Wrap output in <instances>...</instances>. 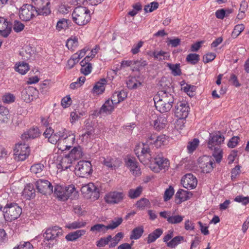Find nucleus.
<instances>
[{"label":"nucleus","instance_id":"obj_1","mask_svg":"<svg viewBox=\"0 0 249 249\" xmlns=\"http://www.w3.org/2000/svg\"><path fill=\"white\" fill-rule=\"evenodd\" d=\"M160 90L154 97L155 107L161 113L169 111L175 101V93L170 81L161 79L158 85Z\"/></svg>","mask_w":249,"mask_h":249},{"label":"nucleus","instance_id":"obj_2","mask_svg":"<svg viewBox=\"0 0 249 249\" xmlns=\"http://www.w3.org/2000/svg\"><path fill=\"white\" fill-rule=\"evenodd\" d=\"M63 234L61 228L55 226L47 229L43 234L45 246L49 248H52L57 240V238Z\"/></svg>","mask_w":249,"mask_h":249},{"label":"nucleus","instance_id":"obj_3","mask_svg":"<svg viewBox=\"0 0 249 249\" xmlns=\"http://www.w3.org/2000/svg\"><path fill=\"white\" fill-rule=\"evenodd\" d=\"M90 12L87 7L78 6L73 11V21L79 26L87 24L90 20Z\"/></svg>","mask_w":249,"mask_h":249},{"label":"nucleus","instance_id":"obj_4","mask_svg":"<svg viewBox=\"0 0 249 249\" xmlns=\"http://www.w3.org/2000/svg\"><path fill=\"white\" fill-rule=\"evenodd\" d=\"M66 130L65 129H62L58 132H53L51 138H49L48 142L52 144L57 143L58 147L60 145L61 143H67V141L70 140L71 143L74 142L75 136L73 135H68L66 133Z\"/></svg>","mask_w":249,"mask_h":249},{"label":"nucleus","instance_id":"obj_5","mask_svg":"<svg viewBox=\"0 0 249 249\" xmlns=\"http://www.w3.org/2000/svg\"><path fill=\"white\" fill-rule=\"evenodd\" d=\"M4 216L8 220L12 221L18 218L21 214L22 209L17 204L10 203L6 204L2 210Z\"/></svg>","mask_w":249,"mask_h":249},{"label":"nucleus","instance_id":"obj_6","mask_svg":"<svg viewBox=\"0 0 249 249\" xmlns=\"http://www.w3.org/2000/svg\"><path fill=\"white\" fill-rule=\"evenodd\" d=\"M170 165L168 159L160 155L157 156L153 159V161L150 164V168L155 173H159L162 170H167Z\"/></svg>","mask_w":249,"mask_h":249},{"label":"nucleus","instance_id":"obj_7","mask_svg":"<svg viewBox=\"0 0 249 249\" xmlns=\"http://www.w3.org/2000/svg\"><path fill=\"white\" fill-rule=\"evenodd\" d=\"M35 12L37 15L47 16L51 13L49 0H32Z\"/></svg>","mask_w":249,"mask_h":249},{"label":"nucleus","instance_id":"obj_8","mask_svg":"<svg viewBox=\"0 0 249 249\" xmlns=\"http://www.w3.org/2000/svg\"><path fill=\"white\" fill-rule=\"evenodd\" d=\"M30 153L29 146L25 143L17 144L14 149V159L17 161H23Z\"/></svg>","mask_w":249,"mask_h":249},{"label":"nucleus","instance_id":"obj_9","mask_svg":"<svg viewBox=\"0 0 249 249\" xmlns=\"http://www.w3.org/2000/svg\"><path fill=\"white\" fill-rule=\"evenodd\" d=\"M75 170L76 174L79 177L85 178L92 173V165L90 161L81 160L76 165Z\"/></svg>","mask_w":249,"mask_h":249},{"label":"nucleus","instance_id":"obj_10","mask_svg":"<svg viewBox=\"0 0 249 249\" xmlns=\"http://www.w3.org/2000/svg\"><path fill=\"white\" fill-rule=\"evenodd\" d=\"M124 198L123 192L112 191L106 195L105 200L107 204H117L123 202Z\"/></svg>","mask_w":249,"mask_h":249},{"label":"nucleus","instance_id":"obj_11","mask_svg":"<svg viewBox=\"0 0 249 249\" xmlns=\"http://www.w3.org/2000/svg\"><path fill=\"white\" fill-rule=\"evenodd\" d=\"M34 12H35V10L32 3L31 4H24L19 10V18L22 20L29 21L35 16Z\"/></svg>","mask_w":249,"mask_h":249},{"label":"nucleus","instance_id":"obj_12","mask_svg":"<svg viewBox=\"0 0 249 249\" xmlns=\"http://www.w3.org/2000/svg\"><path fill=\"white\" fill-rule=\"evenodd\" d=\"M38 192L43 195L51 194L53 192V186L47 180L39 179L36 182Z\"/></svg>","mask_w":249,"mask_h":249},{"label":"nucleus","instance_id":"obj_13","mask_svg":"<svg viewBox=\"0 0 249 249\" xmlns=\"http://www.w3.org/2000/svg\"><path fill=\"white\" fill-rule=\"evenodd\" d=\"M189 107L185 102H178L175 107V114L179 119L186 118L188 115Z\"/></svg>","mask_w":249,"mask_h":249},{"label":"nucleus","instance_id":"obj_14","mask_svg":"<svg viewBox=\"0 0 249 249\" xmlns=\"http://www.w3.org/2000/svg\"><path fill=\"white\" fill-rule=\"evenodd\" d=\"M142 148L141 154H139V148L136 147L135 149V152L137 155L139 160L142 162V160H144V159H146L149 161H152V152L150 149L151 145L144 142L142 143Z\"/></svg>","mask_w":249,"mask_h":249},{"label":"nucleus","instance_id":"obj_15","mask_svg":"<svg viewBox=\"0 0 249 249\" xmlns=\"http://www.w3.org/2000/svg\"><path fill=\"white\" fill-rule=\"evenodd\" d=\"M213 164H214L213 160L209 157L204 156L199 159V167L204 173L211 172L213 168Z\"/></svg>","mask_w":249,"mask_h":249},{"label":"nucleus","instance_id":"obj_16","mask_svg":"<svg viewBox=\"0 0 249 249\" xmlns=\"http://www.w3.org/2000/svg\"><path fill=\"white\" fill-rule=\"evenodd\" d=\"M183 186L187 189H192L197 185V180L195 176L192 174H187L181 180Z\"/></svg>","mask_w":249,"mask_h":249},{"label":"nucleus","instance_id":"obj_17","mask_svg":"<svg viewBox=\"0 0 249 249\" xmlns=\"http://www.w3.org/2000/svg\"><path fill=\"white\" fill-rule=\"evenodd\" d=\"M224 139V137L223 135L217 134H210L208 142V148L211 150H213L214 147H220V145L223 143Z\"/></svg>","mask_w":249,"mask_h":249},{"label":"nucleus","instance_id":"obj_18","mask_svg":"<svg viewBox=\"0 0 249 249\" xmlns=\"http://www.w3.org/2000/svg\"><path fill=\"white\" fill-rule=\"evenodd\" d=\"M37 91L33 87H29L25 88L21 92L22 99L26 103L32 101L36 98Z\"/></svg>","mask_w":249,"mask_h":249},{"label":"nucleus","instance_id":"obj_19","mask_svg":"<svg viewBox=\"0 0 249 249\" xmlns=\"http://www.w3.org/2000/svg\"><path fill=\"white\" fill-rule=\"evenodd\" d=\"M102 159L103 160H101L102 163L112 170L119 167L122 163L120 160L111 157H103Z\"/></svg>","mask_w":249,"mask_h":249},{"label":"nucleus","instance_id":"obj_20","mask_svg":"<svg viewBox=\"0 0 249 249\" xmlns=\"http://www.w3.org/2000/svg\"><path fill=\"white\" fill-rule=\"evenodd\" d=\"M82 192L84 193L91 194V196L94 194V197L98 198L99 197V189L93 183H90L83 186L81 188Z\"/></svg>","mask_w":249,"mask_h":249},{"label":"nucleus","instance_id":"obj_21","mask_svg":"<svg viewBox=\"0 0 249 249\" xmlns=\"http://www.w3.org/2000/svg\"><path fill=\"white\" fill-rule=\"evenodd\" d=\"M89 57H86L80 62L81 68L80 72L84 74L87 75L89 74L92 71V64L89 62Z\"/></svg>","mask_w":249,"mask_h":249},{"label":"nucleus","instance_id":"obj_22","mask_svg":"<svg viewBox=\"0 0 249 249\" xmlns=\"http://www.w3.org/2000/svg\"><path fill=\"white\" fill-rule=\"evenodd\" d=\"M66 191L65 192L66 196V200L68 198L71 199H75L78 198L79 195L78 191H76L75 187L74 185H69L67 186H65Z\"/></svg>","mask_w":249,"mask_h":249},{"label":"nucleus","instance_id":"obj_23","mask_svg":"<svg viewBox=\"0 0 249 249\" xmlns=\"http://www.w3.org/2000/svg\"><path fill=\"white\" fill-rule=\"evenodd\" d=\"M167 120L165 116L160 115L157 117L151 124L153 125L154 128L157 131H160L164 128L166 125Z\"/></svg>","mask_w":249,"mask_h":249},{"label":"nucleus","instance_id":"obj_24","mask_svg":"<svg viewBox=\"0 0 249 249\" xmlns=\"http://www.w3.org/2000/svg\"><path fill=\"white\" fill-rule=\"evenodd\" d=\"M190 192L183 189H179L175 195L176 201L177 204H180L190 198Z\"/></svg>","mask_w":249,"mask_h":249},{"label":"nucleus","instance_id":"obj_25","mask_svg":"<svg viewBox=\"0 0 249 249\" xmlns=\"http://www.w3.org/2000/svg\"><path fill=\"white\" fill-rule=\"evenodd\" d=\"M126 165L129 168L133 175L139 176L141 175L140 167L137 165V162L131 159H129L126 161Z\"/></svg>","mask_w":249,"mask_h":249},{"label":"nucleus","instance_id":"obj_26","mask_svg":"<svg viewBox=\"0 0 249 249\" xmlns=\"http://www.w3.org/2000/svg\"><path fill=\"white\" fill-rule=\"evenodd\" d=\"M106 80L104 78L97 82L92 89L93 92L97 94L103 93L105 90V85L106 84Z\"/></svg>","mask_w":249,"mask_h":249},{"label":"nucleus","instance_id":"obj_27","mask_svg":"<svg viewBox=\"0 0 249 249\" xmlns=\"http://www.w3.org/2000/svg\"><path fill=\"white\" fill-rule=\"evenodd\" d=\"M10 118L9 109L4 106H0V123H7Z\"/></svg>","mask_w":249,"mask_h":249},{"label":"nucleus","instance_id":"obj_28","mask_svg":"<svg viewBox=\"0 0 249 249\" xmlns=\"http://www.w3.org/2000/svg\"><path fill=\"white\" fill-rule=\"evenodd\" d=\"M39 135V129L37 127H33L30 129L27 133H25L21 135L22 140L27 139L28 138L34 139L37 137Z\"/></svg>","mask_w":249,"mask_h":249},{"label":"nucleus","instance_id":"obj_29","mask_svg":"<svg viewBox=\"0 0 249 249\" xmlns=\"http://www.w3.org/2000/svg\"><path fill=\"white\" fill-rule=\"evenodd\" d=\"M66 191L65 186L57 184L54 187V193L57 197L61 200H66V196H65Z\"/></svg>","mask_w":249,"mask_h":249},{"label":"nucleus","instance_id":"obj_30","mask_svg":"<svg viewBox=\"0 0 249 249\" xmlns=\"http://www.w3.org/2000/svg\"><path fill=\"white\" fill-rule=\"evenodd\" d=\"M86 233V231L84 230H78L76 231L71 232L68 234L66 236V239L68 241H73L77 239L81 236L84 235Z\"/></svg>","mask_w":249,"mask_h":249},{"label":"nucleus","instance_id":"obj_31","mask_svg":"<svg viewBox=\"0 0 249 249\" xmlns=\"http://www.w3.org/2000/svg\"><path fill=\"white\" fill-rule=\"evenodd\" d=\"M67 156L71 159L74 160H78L81 158L83 156V153L82 152V148L80 146L74 147L70 152V153L67 155Z\"/></svg>","mask_w":249,"mask_h":249},{"label":"nucleus","instance_id":"obj_32","mask_svg":"<svg viewBox=\"0 0 249 249\" xmlns=\"http://www.w3.org/2000/svg\"><path fill=\"white\" fill-rule=\"evenodd\" d=\"M163 230L161 229H157L154 230L152 233H150L147 239V243L150 244L154 242L157 239L159 238L162 234Z\"/></svg>","mask_w":249,"mask_h":249},{"label":"nucleus","instance_id":"obj_33","mask_svg":"<svg viewBox=\"0 0 249 249\" xmlns=\"http://www.w3.org/2000/svg\"><path fill=\"white\" fill-rule=\"evenodd\" d=\"M127 88L129 89H135L142 85L141 82L139 81L135 77H129L126 81Z\"/></svg>","mask_w":249,"mask_h":249},{"label":"nucleus","instance_id":"obj_34","mask_svg":"<svg viewBox=\"0 0 249 249\" xmlns=\"http://www.w3.org/2000/svg\"><path fill=\"white\" fill-rule=\"evenodd\" d=\"M12 25L10 22H7L0 27V35L3 37H7L12 31Z\"/></svg>","mask_w":249,"mask_h":249},{"label":"nucleus","instance_id":"obj_35","mask_svg":"<svg viewBox=\"0 0 249 249\" xmlns=\"http://www.w3.org/2000/svg\"><path fill=\"white\" fill-rule=\"evenodd\" d=\"M66 46L70 50L74 51L78 46V38L76 36H71L69 38Z\"/></svg>","mask_w":249,"mask_h":249},{"label":"nucleus","instance_id":"obj_36","mask_svg":"<svg viewBox=\"0 0 249 249\" xmlns=\"http://www.w3.org/2000/svg\"><path fill=\"white\" fill-rule=\"evenodd\" d=\"M30 68L28 63L26 62L19 63L15 66V70L21 74L24 75L29 71Z\"/></svg>","mask_w":249,"mask_h":249},{"label":"nucleus","instance_id":"obj_37","mask_svg":"<svg viewBox=\"0 0 249 249\" xmlns=\"http://www.w3.org/2000/svg\"><path fill=\"white\" fill-rule=\"evenodd\" d=\"M143 231V228L142 226L136 227L132 231L130 238L135 240L138 239L142 236Z\"/></svg>","mask_w":249,"mask_h":249},{"label":"nucleus","instance_id":"obj_38","mask_svg":"<svg viewBox=\"0 0 249 249\" xmlns=\"http://www.w3.org/2000/svg\"><path fill=\"white\" fill-rule=\"evenodd\" d=\"M183 241L184 237L183 236L180 235L175 236L167 243V247L171 248H175Z\"/></svg>","mask_w":249,"mask_h":249},{"label":"nucleus","instance_id":"obj_39","mask_svg":"<svg viewBox=\"0 0 249 249\" xmlns=\"http://www.w3.org/2000/svg\"><path fill=\"white\" fill-rule=\"evenodd\" d=\"M142 187L139 186L136 189H130L128 193V196L131 199H134L139 197L142 194Z\"/></svg>","mask_w":249,"mask_h":249},{"label":"nucleus","instance_id":"obj_40","mask_svg":"<svg viewBox=\"0 0 249 249\" xmlns=\"http://www.w3.org/2000/svg\"><path fill=\"white\" fill-rule=\"evenodd\" d=\"M167 67L171 70L172 73L174 76H179L181 74V71L180 69V64H173L171 63H167Z\"/></svg>","mask_w":249,"mask_h":249},{"label":"nucleus","instance_id":"obj_41","mask_svg":"<svg viewBox=\"0 0 249 249\" xmlns=\"http://www.w3.org/2000/svg\"><path fill=\"white\" fill-rule=\"evenodd\" d=\"M114 105L111 100H107L101 107L100 112L110 113L113 109Z\"/></svg>","mask_w":249,"mask_h":249},{"label":"nucleus","instance_id":"obj_42","mask_svg":"<svg viewBox=\"0 0 249 249\" xmlns=\"http://www.w3.org/2000/svg\"><path fill=\"white\" fill-rule=\"evenodd\" d=\"M199 143V141L197 138L194 139L192 141L188 143L187 149L189 153H192L198 147Z\"/></svg>","mask_w":249,"mask_h":249},{"label":"nucleus","instance_id":"obj_43","mask_svg":"<svg viewBox=\"0 0 249 249\" xmlns=\"http://www.w3.org/2000/svg\"><path fill=\"white\" fill-rule=\"evenodd\" d=\"M199 59V55L196 53H189L186 58V61L192 65L196 64Z\"/></svg>","mask_w":249,"mask_h":249},{"label":"nucleus","instance_id":"obj_44","mask_svg":"<svg viewBox=\"0 0 249 249\" xmlns=\"http://www.w3.org/2000/svg\"><path fill=\"white\" fill-rule=\"evenodd\" d=\"M90 231L105 233L107 231V226L102 224H97L90 228Z\"/></svg>","mask_w":249,"mask_h":249},{"label":"nucleus","instance_id":"obj_45","mask_svg":"<svg viewBox=\"0 0 249 249\" xmlns=\"http://www.w3.org/2000/svg\"><path fill=\"white\" fill-rule=\"evenodd\" d=\"M86 222L83 221H76L71 223L68 224L66 227L69 229L73 230L80 228L85 226Z\"/></svg>","mask_w":249,"mask_h":249},{"label":"nucleus","instance_id":"obj_46","mask_svg":"<svg viewBox=\"0 0 249 249\" xmlns=\"http://www.w3.org/2000/svg\"><path fill=\"white\" fill-rule=\"evenodd\" d=\"M184 216L180 215H170L168 218V222L171 224H177L181 223L183 220Z\"/></svg>","mask_w":249,"mask_h":249},{"label":"nucleus","instance_id":"obj_47","mask_svg":"<svg viewBox=\"0 0 249 249\" xmlns=\"http://www.w3.org/2000/svg\"><path fill=\"white\" fill-rule=\"evenodd\" d=\"M123 222V219L121 217L115 218L112 220L110 224L107 225V230L109 229L113 230L118 227Z\"/></svg>","mask_w":249,"mask_h":249},{"label":"nucleus","instance_id":"obj_48","mask_svg":"<svg viewBox=\"0 0 249 249\" xmlns=\"http://www.w3.org/2000/svg\"><path fill=\"white\" fill-rule=\"evenodd\" d=\"M213 156L216 162L219 163L222 158V150L220 147H216L213 150Z\"/></svg>","mask_w":249,"mask_h":249},{"label":"nucleus","instance_id":"obj_49","mask_svg":"<svg viewBox=\"0 0 249 249\" xmlns=\"http://www.w3.org/2000/svg\"><path fill=\"white\" fill-rule=\"evenodd\" d=\"M72 161L67 155L64 157L61 161V166L62 169L67 170L71 166Z\"/></svg>","mask_w":249,"mask_h":249},{"label":"nucleus","instance_id":"obj_50","mask_svg":"<svg viewBox=\"0 0 249 249\" xmlns=\"http://www.w3.org/2000/svg\"><path fill=\"white\" fill-rule=\"evenodd\" d=\"M24 193L29 198H33L35 197V190L33 186L28 185L25 187L24 190Z\"/></svg>","mask_w":249,"mask_h":249},{"label":"nucleus","instance_id":"obj_51","mask_svg":"<svg viewBox=\"0 0 249 249\" xmlns=\"http://www.w3.org/2000/svg\"><path fill=\"white\" fill-rule=\"evenodd\" d=\"M112 239V236L110 235H108L106 237L101 238L97 241L96 246L98 247H104L106 245L108 244L109 242Z\"/></svg>","mask_w":249,"mask_h":249},{"label":"nucleus","instance_id":"obj_52","mask_svg":"<svg viewBox=\"0 0 249 249\" xmlns=\"http://www.w3.org/2000/svg\"><path fill=\"white\" fill-rule=\"evenodd\" d=\"M43 164L41 163H36L33 165L30 168L31 172L35 174L41 173L44 168Z\"/></svg>","mask_w":249,"mask_h":249},{"label":"nucleus","instance_id":"obj_53","mask_svg":"<svg viewBox=\"0 0 249 249\" xmlns=\"http://www.w3.org/2000/svg\"><path fill=\"white\" fill-rule=\"evenodd\" d=\"M159 3L157 2H152L149 4L145 5L144 8V10L145 12H152L154 10L158 8Z\"/></svg>","mask_w":249,"mask_h":249},{"label":"nucleus","instance_id":"obj_54","mask_svg":"<svg viewBox=\"0 0 249 249\" xmlns=\"http://www.w3.org/2000/svg\"><path fill=\"white\" fill-rule=\"evenodd\" d=\"M68 20L65 18H62L58 21L56 26V29L59 31L65 29L68 27Z\"/></svg>","mask_w":249,"mask_h":249},{"label":"nucleus","instance_id":"obj_55","mask_svg":"<svg viewBox=\"0 0 249 249\" xmlns=\"http://www.w3.org/2000/svg\"><path fill=\"white\" fill-rule=\"evenodd\" d=\"M234 201L242 203L244 205H246L249 203V196H244L239 195L236 196L234 198Z\"/></svg>","mask_w":249,"mask_h":249},{"label":"nucleus","instance_id":"obj_56","mask_svg":"<svg viewBox=\"0 0 249 249\" xmlns=\"http://www.w3.org/2000/svg\"><path fill=\"white\" fill-rule=\"evenodd\" d=\"M2 100L4 103L9 104L15 101V97L13 94L8 93L2 96Z\"/></svg>","mask_w":249,"mask_h":249},{"label":"nucleus","instance_id":"obj_57","mask_svg":"<svg viewBox=\"0 0 249 249\" xmlns=\"http://www.w3.org/2000/svg\"><path fill=\"white\" fill-rule=\"evenodd\" d=\"M174 194V188L172 186H170L164 192V199L167 201L170 199Z\"/></svg>","mask_w":249,"mask_h":249},{"label":"nucleus","instance_id":"obj_58","mask_svg":"<svg viewBox=\"0 0 249 249\" xmlns=\"http://www.w3.org/2000/svg\"><path fill=\"white\" fill-rule=\"evenodd\" d=\"M8 239V235L5 231L3 229H0V245L5 244Z\"/></svg>","mask_w":249,"mask_h":249},{"label":"nucleus","instance_id":"obj_59","mask_svg":"<svg viewBox=\"0 0 249 249\" xmlns=\"http://www.w3.org/2000/svg\"><path fill=\"white\" fill-rule=\"evenodd\" d=\"M216 55L214 53H210L206 54L203 57V61L204 63H208L212 61L215 58Z\"/></svg>","mask_w":249,"mask_h":249},{"label":"nucleus","instance_id":"obj_60","mask_svg":"<svg viewBox=\"0 0 249 249\" xmlns=\"http://www.w3.org/2000/svg\"><path fill=\"white\" fill-rule=\"evenodd\" d=\"M24 25L19 21L15 20L14 22L13 29L17 32L18 33L23 30Z\"/></svg>","mask_w":249,"mask_h":249},{"label":"nucleus","instance_id":"obj_61","mask_svg":"<svg viewBox=\"0 0 249 249\" xmlns=\"http://www.w3.org/2000/svg\"><path fill=\"white\" fill-rule=\"evenodd\" d=\"M149 204L150 203L148 199L145 198H142L137 202L136 206L137 208H143L148 206Z\"/></svg>","mask_w":249,"mask_h":249},{"label":"nucleus","instance_id":"obj_62","mask_svg":"<svg viewBox=\"0 0 249 249\" xmlns=\"http://www.w3.org/2000/svg\"><path fill=\"white\" fill-rule=\"evenodd\" d=\"M166 54V52L160 51V52H154L152 53V56L157 60H162L164 59V55Z\"/></svg>","mask_w":249,"mask_h":249},{"label":"nucleus","instance_id":"obj_63","mask_svg":"<svg viewBox=\"0 0 249 249\" xmlns=\"http://www.w3.org/2000/svg\"><path fill=\"white\" fill-rule=\"evenodd\" d=\"M13 249H33V245L29 242L20 243V245Z\"/></svg>","mask_w":249,"mask_h":249},{"label":"nucleus","instance_id":"obj_64","mask_svg":"<svg viewBox=\"0 0 249 249\" xmlns=\"http://www.w3.org/2000/svg\"><path fill=\"white\" fill-rule=\"evenodd\" d=\"M71 104V98L70 95L66 96L62 98L61 105L64 108L69 107Z\"/></svg>","mask_w":249,"mask_h":249}]
</instances>
